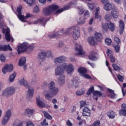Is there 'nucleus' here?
Returning a JSON list of instances; mask_svg holds the SVG:
<instances>
[{
  "instance_id": "31",
  "label": "nucleus",
  "mask_w": 126,
  "mask_h": 126,
  "mask_svg": "<svg viewBox=\"0 0 126 126\" xmlns=\"http://www.w3.org/2000/svg\"><path fill=\"white\" fill-rule=\"evenodd\" d=\"M28 94V95H27V97H28V98H32V97H33V94H34V88H32V89L29 88Z\"/></svg>"
},
{
  "instance_id": "27",
  "label": "nucleus",
  "mask_w": 126,
  "mask_h": 126,
  "mask_svg": "<svg viewBox=\"0 0 126 126\" xmlns=\"http://www.w3.org/2000/svg\"><path fill=\"white\" fill-rule=\"evenodd\" d=\"M107 115L110 119H115L116 117V114H115V112L112 110L107 112Z\"/></svg>"
},
{
  "instance_id": "51",
  "label": "nucleus",
  "mask_w": 126,
  "mask_h": 126,
  "mask_svg": "<svg viewBox=\"0 0 126 126\" xmlns=\"http://www.w3.org/2000/svg\"><path fill=\"white\" fill-rule=\"evenodd\" d=\"M117 78L121 82H123V81H124V77L120 74H119L117 76Z\"/></svg>"
},
{
  "instance_id": "59",
  "label": "nucleus",
  "mask_w": 126,
  "mask_h": 126,
  "mask_svg": "<svg viewBox=\"0 0 126 126\" xmlns=\"http://www.w3.org/2000/svg\"><path fill=\"white\" fill-rule=\"evenodd\" d=\"M26 126H34L33 123H32V122H28L27 123Z\"/></svg>"
},
{
  "instance_id": "52",
  "label": "nucleus",
  "mask_w": 126,
  "mask_h": 126,
  "mask_svg": "<svg viewBox=\"0 0 126 126\" xmlns=\"http://www.w3.org/2000/svg\"><path fill=\"white\" fill-rule=\"evenodd\" d=\"M0 61H1V62H5V57L4 56V55H3V54L0 55Z\"/></svg>"
},
{
  "instance_id": "62",
  "label": "nucleus",
  "mask_w": 126,
  "mask_h": 126,
  "mask_svg": "<svg viewBox=\"0 0 126 126\" xmlns=\"http://www.w3.org/2000/svg\"><path fill=\"white\" fill-rule=\"evenodd\" d=\"M116 94L114 93L113 94H112L110 95V97L111 98V99H115V98H116Z\"/></svg>"
},
{
  "instance_id": "47",
  "label": "nucleus",
  "mask_w": 126,
  "mask_h": 126,
  "mask_svg": "<svg viewBox=\"0 0 126 126\" xmlns=\"http://www.w3.org/2000/svg\"><path fill=\"white\" fill-rule=\"evenodd\" d=\"M94 91V87H92L90 88L87 92V95H91V93Z\"/></svg>"
},
{
  "instance_id": "23",
  "label": "nucleus",
  "mask_w": 126,
  "mask_h": 126,
  "mask_svg": "<svg viewBox=\"0 0 126 126\" xmlns=\"http://www.w3.org/2000/svg\"><path fill=\"white\" fill-rule=\"evenodd\" d=\"M30 17H32V15L29 13H27L26 16L23 15L20 19V20L22 22H26L25 19H28V18H30Z\"/></svg>"
},
{
  "instance_id": "20",
  "label": "nucleus",
  "mask_w": 126,
  "mask_h": 126,
  "mask_svg": "<svg viewBox=\"0 0 126 126\" xmlns=\"http://www.w3.org/2000/svg\"><path fill=\"white\" fill-rule=\"evenodd\" d=\"M94 38L98 42H101L103 40V35L100 32H96L94 34Z\"/></svg>"
},
{
  "instance_id": "57",
  "label": "nucleus",
  "mask_w": 126,
  "mask_h": 126,
  "mask_svg": "<svg viewBox=\"0 0 126 126\" xmlns=\"http://www.w3.org/2000/svg\"><path fill=\"white\" fill-rule=\"evenodd\" d=\"M66 124L67 126H73L72 123L70 122V121L69 120H68L66 121Z\"/></svg>"
},
{
  "instance_id": "53",
  "label": "nucleus",
  "mask_w": 126,
  "mask_h": 126,
  "mask_svg": "<svg viewBox=\"0 0 126 126\" xmlns=\"http://www.w3.org/2000/svg\"><path fill=\"white\" fill-rule=\"evenodd\" d=\"M88 5L89 7V8H91V9H94V7H95V4L94 3H88Z\"/></svg>"
},
{
  "instance_id": "5",
  "label": "nucleus",
  "mask_w": 126,
  "mask_h": 126,
  "mask_svg": "<svg viewBox=\"0 0 126 126\" xmlns=\"http://www.w3.org/2000/svg\"><path fill=\"white\" fill-rule=\"evenodd\" d=\"M112 17L114 18H118L119 17V11L117 9H112L111 14H106L105 15V19L107 21H110L112 19Z\"/></svg>"
},
{
  "instance_id": "41",
  "label": "nucleus",
  "mask_w": 126,
  "mask_h": 126,
  "mask_svg": "<svg viewBox=\"0 0 126 126\" xmlns=\"http://www.w3.org/2000/svg\"><path fill=\"white\" fill-rule=\"evenodd\" d=\"M114 49L116 53H120L121 50V45L120 44H115Z\"/></svg>"
},
{
  "instance_id": "9",
  "label": "nucleus",
  "mask_w": 126,
  "mask_h": 126,
  "mask_svg": "<svg viewBox=\"0 0 126 126\" xmlns=\"http://www.w3.org/2000/svg\"><path fill=\"white\" fill-rule=\"evenodd\" d=\"M10 117H11V111H10V110H8L6 112V113L2 120V125L4 126L6 125L8 122V121H9Z\"/></svg>"
},
{
  "instance_id": "13",
  "label": "nucleus",
  "mask_w": 126,
  "mask_h": 126,
  "mask_svg": "<svg viewBox=\"0 0 126 126\" xmlns=\"http://www.w3.org/2000/svg\"><path fill=\"white\" fill-rule=\"evenodd\" d=\"M106 55L108 58L110 59V62L111 63H115V62H116V58H115L114 56V53L111 50L108 49L107 51L106 52Z\"/></svg>"
},
{
  "instance_id": "43",
  "label": "nucleus",
  "mask_w": 126,
  "mask_h": 126,
  "mask_svg": "<svg viewBox=\"0 0 126 126\" xmlns=\"http://www.w3.org/2000/svg\"><path fill=\"white\" fill-rule=\"evenodd\" d=\"M94 96H97V97H102V93L99 91H95L93 93Z\"/></svg>"
},
{
  "instance_id": "50",
  "label": "nucleus",
  "mask_w": 126,
  "mask_h": 126,
  "mask_svg": "<svg viewBox=\"0 0 126 126\" xmlns=\"http://www.w3.org/2000/svg\"><path fill=\"white\" fill-rule=\"evenodd\" d=\"M33 49H34V46L32 45H30L28 43V51H33Z\"/></svg>"
},
{
  "instance_id": "24",
  "label": "nucleus",
  "mask_w": 126,
  "mask_h": 126,
  "mask_svg": "<svg viewBox=\"0 0 126 126\" xmlns=\"http://www.w3.org/2000/svg\"><path fill=\"white\" fill-rule=\"evenodd\" d=\"M69 9V6H65L63 7V8L57 10V11L55 12L54 14H59V13H62V12H63V11H64V10H67V9Z\"/></svg>"
},
{
  "instance_id": "36",
  "label": "nucleus",
  "mask_w": 126,
  "mask_h": 126,
  "mask_svg": "<svg viewBox=\"0 0 126 126\" xmlns=\"http://www.w3.org/2000/svg\"><path fill=\"white\" fill-rule=\"evenodd\" d=\"M13 126H23V123L22 122H20L18 119H17L15 121Z\"/></svg>"
},
{
  "instance_id": "48",
  "label": "nucleus",
  "mask_w": 126,
  "mask_h": 126,
  "mask_svg": "<svg viewBox=\"0 0 126 126\" xmlns=\"http://www.w3.org/2000/svg\"><path fill=\"white\" fill-rule=\"evenodd\" d=\"M34 0H23L25 2H26L27 4H29V5L31 6L32 5V4L34 2Z\"/></svg>"
},
{
  "instance_id": "64",
  "label": "nucleus",
  "mask_w": 126,
  "mask_h": 126,
  "mask_svg": "<svg viewBox=\"0 0 126 126\" xmlns=\"http://www.w3.org/2000/svg\"><path fill=\"white\" fill-rule=\"evenodd\" d=\"M122 90L123 96H125L126 94V90L124 89L123 88H122Z\"/></svg>"
},
{
  "instance_id": "40",
  "label": "nucleus",
  "mask_w": 126,
  "mask_h": 126,
  "mask_svg": "<svg viewBox=\"0 0 126 126\" xmlns=\"http://www.w3.org/2000/svg\"><path fill=\"white\" fill-rule=\"evenodd\" d=\"M77 22L79 25H80V24H84V22H85V18L83 17H81L77 20Z\"/></svg>"
},
{
  "instance_id": "55",
  "label": "nucleus",
  "mask_w": 126,
  "mask_h": 126,
  "mask_svg": "<svg viewBox=\"0 0 126 126\" xmlns=\"http://www.w3.org/2000/svg\"><path fill=\"white\" fill-rule=\"evenodd\" d=\"M33 11L34 12H36V13H39V12L40 11V9H39V6H36L34 9H33Z\"/></svg>"
},
{
  "instance_id": "8",
  "label": "nucleus",
  "mask_w": 126,
  "mask_h": 126,
  "mask_svg": "<svg viewBox=\"0 0 126 126\" xmlns=\"http://www.w3.org/2000/svg\"><path fill=\"white\" fill-rule=\"evenodd\" d=\"M78 71L81 76H83V77H85V78H87V79H91V77L87 74V69L85 67H79L78 69Z\"/></svg>"
},
{
  "instance_id": "37",
  "label": "nucleus",
  "mask_w": 126,
  "mask_h": 126,
  "mask_svg": "<svg viewBox=\"0 0 126 126\" xmlns=\"http://www.w3.org/2000/svg\"><path fill=\"white\" fill-rule=\"evenodd\" d=\"M16 77V73L14 72L12 73L11 75H10L9 78V81L10 82H13V81H14V79Z\"/></svg>"
},
{
  "instance_id": "46",
  "label": "nucleus",
  "mask_w": 126,
  "mask_h": 126,
  "mask_svg": "<svg viewBox=\"0 0 126 126\" xmlns=\"http://www.w3.org/2000/svg\"><path fill=\"white\" fill-rule=\"evenodd\" d=\"M101 126V122L99 120H97L94 122V123L90 125V126Z\"/></svg>"
},
{
  "instance_id": "34",
  "label": "nucleus",
  "mask_w": 126,
  "mask_h": 126,
  "mask_svg": "<svg viewBox=\"0 0 126 126\" xmlns=\"http://www.w3.org/2000/svg\"><path fill=\"white\" fill-rule=\"evenodd\" d=\"M85 93V89H81L79 91H78L76 92V95L77 96H81L83 95Z\"/></svg>"
},
{
  "instance_id": "45",
  "label": "nucleus",
  "mask_w": 126,
  "mask_h": 126,
  "mask_svg": "<svg viewBox=\"0 0 126 126\" xmlns=\"http://www.w3.org/2000/svg\"><path fill=\"white\" fill-rule=\"evenodd\" d=\"M105 42L106 45H107V46H110V45H111V44L112 43V39L109 37H107L105 38Z\"/></svg>"
},
{
  "instance_id": "28",
  "label": "nucleus",
  "mask_w": 126,
  "mask_h": 126,
  "mask_svg": "<svg viewBox=\"0 0 126 126\" xmlns=\"http://www.w3.org/2000/svg\"><path fill=\"white\" fill-rule=\"evenodd\" d=\"M109 29H110V31L112 32L115 31V29H116V27H115V24L112 23L111 22H109L108 24H106Z\"/></svg>"
},
{
  "instance_id": "49",
  "label": "nucleus",
  "mask_w": 126,
  "mask_h": 126,
  "mask_svg": "<svg viewBox=\"0 0 126 126\" xmlns=\"http://www.w3.org/2000/svg\"><path fill=\"white\" fill-rule=\"evenodd\" d=\"M80 109H81V108H83V107L85 106V105H86V101L81 100L80 101Z\"/></svg>"
},
{
  "instance_id": "16",
  "label": "nucleus",
  "mask_w": 126,
  "mask_h": 126,
  "mask_svg": "<svg viewBox=\"0 0 126 126\" xmlns=\"http://www.w3.org/2000/svg\"><path fill=\"white\" fill-rule=\"evenodd\" d=\"M119 32L120 35H122L124 33V30H125V23L122 20L119 21Z\"/></svg>"
},
{
  "instance_id": "14",
  "label": "nucleus",
  "mask_w": 126,
  "mask_h": 126,
  "mask_svg": "<svg viewBox=\"0 0 126 126\" xmlns=\"http://www.w3.org/2000/svg\"><path fill=\"white\" fill-rule=\"evenodd\" d=\"M83 117H90L91 115V110L88 108V107H85L83 109Z\"/></svg>"
},
{
  "instance_id": "12",
  "label": "nucleus",
  "mask_w": 126,
  "mask_h": 126,
  "mask_svg": "<svg viewBox=\"0 0 126 126\" xmlns=\"http://www.w3.org/2000/svg\"><path fill=\"white\" fill-rule=\"evenodd\" d=\"M13 70V64H5L2 69V72L3 74H5L6 72H11Z\"/></svg>"
},
{
  "instance_id": "33",
  "label": "nucleus",
  "mask_w": 126,
  "mask_h": 126,
  "mask_svg": "<svg viewBox=\"0 0 126 126\" xmlns=\"http://www.w3.org/2000/svg\"><path fill=\"white\" fill-rule=\"evenodd\" d=\"M20 85H23V86H25V87H27V88H29L28 82L25 80L24 79H22L20 81Z\"/></svg>"
},
{
  "instance_id": "35",
  "label": "nucleus",
  "mask_w": 126,
  "mask_h": 126,
  "mask_svg": "<svg viewBox=\"0 0 126 126\" xmlns=\"http://www.w3.org/2000/svg\"><path fill=\"white\" fill-rule=\"evenodd\" d=\"M5 38L6 41H7L8 42L10 41L11 37H10V32H9V31H7L6 32V33L5 35Z\"/></svg>"
},
{
  "instance_id": "15",
  "label": "nucleus",
  "mask_w": 126,
  "mask_h": 126,
  "mask_svg": "<svg viewBox=\"0 0 126 126\" xmlns=\"http://www.w3.org/2000/svg\"><path fill=\"white\" fill-rule=\"evenodd\" d=\"M7 50L12 51V48H11L9 44L5 45L4 46L0 45V51H2L3 52H5V51H7Z\"/></svg>"
},
{
  "instance_id": "29",
  "label": "nucleus",
  "mask_w": 126,
  "mask_h": 126,
  "mask_svg": "<svg viewBox=\"0 0 126 126\" xmlns=\"http://www.w3.org/2000/svg\"><path fill=\"white\" fill-rule=\"evenodd\" d=\"M95 10L96 11L95 13V19H99V21H101V19H102V17L101 16H99V11H100V7H97Z\"/></svg>"
},
{
  "instance_id": "39",
  "label": "nucleus",
  "mask_w": 126,
  "mask_h": 126,
  "mask_svg": "<svg viewBox=\"0 0 126 126\" xmlns=\"http://www.w3.org/2000/svg\"><path fill=\"white\" fill-rule=\"evenodd\" d=\"M114 44V45H120L121 44V39L119 37L115 36Z\"/></svg>"
},
{
  "instance_id": "11",
  "label": "nucleus",
  "mask_w": 126,
  "mask_h": 126,
  "mask_svg": "<svg viewBox=\"0 0 126 126\" xmlns=\"http://www.w3.org/2000/svg\"><path fill=\"white\" fill-rule=\"evenodd\" d=\"M102 3L104 4L103 7L104 9L106 11H110L111 9H113V5L110 3L108 2V0H100Z\"/></svg>"
},
{
  "instance_id": "22",
  "label": "nucleus",
  "mask_w": 126,
  "mask_h": 126,
  "mask_svg": "<svg viewBox=\"0 0 126 126\" xmlns=\"http://www.w3.org/2000/svg\"><path fill=\"white\" fill-rule=\"evenodd\" d=\"M63 33V30H62L59 31L57 33H53L50 34H49V38H55V37H57L58 35H62Z\"/></svg>"
},
{
  "instance_id": "44",
  "label": "nucleus",
  "mask_w": 126,
  "mask_h": 126,
  "mask_svg": "<svg viewBox=\"0 0 126 126\" xmlns=\"http://www.w3.org/2000/svg\"><path fill=\"white\" fill-rule=\"evenodd\" d=\"M45 21V18H42L39 19H37L34 22V24H38L39 23H43Z\"/></svg>"
},
{
  "instance_id": "38",
  "label": "nucleus",
  "mask_w": 126,
  "mask_h": 126,
  "mask_svg": "<svg viewBox=\"0 0 126 126\" xmlns=\"http://www.w3.org/2000/svg\"><path fill=\"white\" fill-rule=\"evenodd\" d=\"M43 114L44 115V117L47 120H52V119H53V117H52V116H51V115H50V114H49V113L46 111H44Z\"/></svg>"
},
{
  "instance_id": "54",
  "label": "nucleus",
  "mask_w": 126,
  "mask_h": 126,
  "mask_svg": "<svg viewBox=\"0 0 126 126\" xmlns=\"http://www.w3.org/2000/svg\"><path fill=\"white\" fill-rule=\"evenodd\" d=\"M72 82L74 86L75 87V88L78 87V81L72 80Z\"/></svg>"
},
{
  "instance_id": "60",
  "label": "nucleus",
  "mask_w": 126,
  "mask_h": 126,
  "mask_svg": "<svg viewBox=\"0 0 126 126\" xmlns=\"http://www.w3.org/2000/svg\"><path fill=\"white\" fill-rule=\"evenodd\" d=\"M107 91L108 92H109V93H110V94H113L114 93H115V92L114 91V90L111 89H107Z\"/></svg>"
},
{
  "instance_id": "18",
  "label": "nucleus",
  "mask_w": 126,
  "mask_h": 126,
  "mask_svg": "<svg viewBox=\"0 0 126 126\" xmlns=\"http://www.w3.org/2000/svg\"><path fill=\"white\" fill-rule=\"evenodd\" d=\"M36 103L39 108H44V107H45V103H44L43 100L40 99L39 96H38V97L36 98Z\"/></svg>"
},
{
  "instance_id": "63",
  "label": "nucleus",
  "mask_w": 126,
  "mask_h": 126,
  "mask_svg": "<svg viewBox=\"0 0 126 126\" xmlns=\"http://www.w3.org/2000/svg\"><path fill=\"white\" fill-rule=\"evenodd\" d=\"M4 27V26L3 25V22H0V29H2Z\"/></svg>"
},
{
  "instance_id": "21",
  "label": "nucleus",
  "mask_w": 126,
  "mask_h": 126,
  "mask_svg": "<svg viewBox=\"0 0 126 126\" xmlns=\"http://www.w3.org/2000/svg\"><path fill=\"white\" fill-rule=\"evenodd\" d=\"M96 56H97V53L95 52H92L89 54L88 58L89 60H91V61H95V60H97Z\"/></svg>"
},
{
  "instance_id": "26",
  "label": "nucleus",
  "mask_w": 126,
  "mask_h": 126,
  "mask_svg": "<svg viewBox=\"0 0 126 126\" xmlns=\"http://www.w3.org/2000/svg\"><path fill=\"white\" fill-rule=\"evenodd\" d=\"M25 113L28 115L29 117L30 118V116H32L35 113V110L27 108L26 109Z\"/></svg>"
},
{
  "instance_id": "10",
  "label": "nucleus",
  "mask_w": 126,
  "mask_h": 126,
  "mask_svg": "<svg viewBox=\"0 0 126 126\" xmlns=\"http://www.w3.org/2000/svg\"><path fill=\"white\" fill-rule=\"evenodd\" d=\"M71 29H73L72 37L74 40H77L79 37H80V32H79V28L78 27H75L72 28Z\"/></svg>"
},
{
  "instance_id": "30",
  "label": "nucleus",
  "mask_w": 126,
  "mask_h": 126,
  "mask_svg": "<svg viewBox=\"0 0 126 126\" xmlns=\"http://www.w3.org/2000/svg\"><path fill=\"white\" fill-rule=\"evenodd\" d=\"M25 63H26V58L25 57H22L19 62V66H22L24 65Z\"/></svg>"
},
{
  "instance_id": "25",
  "label": "nucleus",
  "mask_w": 126,
  "mask_h": 126,
  "mask_svg": "<svg viewBox=\"0 0 126 126\" xmlns=\"http://www.w3.org/2000/svg\"><path fill=\"white\" fill-rule=\"evenodd\" d=\"M88 42L90 43V45H93V46H95L96 45V41L94 38V36H91L88 38Z\"/></svg>"
},
{
  "instance_id": "58",
  "label": "nucleus",
  "mask_w": 126,
  "mask_h": 126,
  "mask_svg": "<svg viewBox=\"0 0 126 126\" xmlns=\"http://www.w3.org/2000/svg\"><path fill=\"white\" fill-rule=\"evenodd\" d=\"M78 11L79 15H81L84 13V10L83 9H79Z\"/></svg>"
},
{
  "instance_id": "1",
  "label": "nucleus",
  "mask_w": 126,
  "mask_h": 126,
  "mask_svg": "<svg viewBox=\"0 0 126 126\" xmlns=\"http://www.w3.org/2000/svg\"><path fill=\"white\" fill-rule=\"evenodd\" d=\"M66 57L63 56L57 58L54 60L55 63H60V65L58 66L55 69V75H61L58 79V82L60 85H63L65 82L64 76L62 75L63 74L64 70L66 69L67 73L69 74L74 71V66L71 64H66V63H63L65 62Z\"/></svg>"
},
{
  "instance_id": "6",
  "label": "nucleus",
  "mask_w": 126,
  "mask_h": 126,
  "mask_svg": "<svg viewBox=\"0 0 126 126\" xmlns=\"http://www.w3.org/2000/svg\"><path fill=\"white\" fill-rule=\"evenodd\" d=\"M15 93V89L13 87H10L4 90L2 92V95L6 97L14 94Z\"/></svg>"
},
{
  "instance_id": "4",
  "label": "nucleus",
  "mask_w": 126,
  "mask_h": 126,
  "mask_svg": "<svg viewBox=\"0 0 126 126\" xmlns=\"http://www.w3.org/2000/svg\"><path fill=\"white\" fill-rule=\"evenodd\" d=\"M52 58V52L51 51H43L38 53L37 58L40 62H44L45 58Z\"/></svg>"
},
{
  "instance_id": "32",
  "label": "nucleus",
  "mask_w": 126,
  "mask_h": 126,
  "mask_svg": "<svg viewBox=\"0 0 126 126\" xmlns=\"http://www.w3.org/2000/svg\"><path fill=\"white\" fill-rule=\"evenodd\" d=\"M21 10H22V6L19 7L17 9V12L18 13V18L20 19L22 17V13L21 12Z\"/></svg>"
},
{
  "instance_id": "2",
  "label": "nucleus",
  "mask_w": 126,
  "mask_h": 126,
  "mask_svg": "<svg viewBox=\"0 0 126 126\" xmlns=\"http://www.w3.org/2000/svg\"><path fill=\"white\" fill-rule=\"evenodd\" d=\"M56 85V84L54 81H51L49 85V89L50 91V93H48L45 95V98L48 100V101H51V99L56 95L59 93V91H60V90H59V88H57L55 87Z\"/></svg>"
},
{
  "instance_id": "42",
  "label": "nucleus",
  "mask_w": 126,
  "mask_h": 126,
  "mask_svg": "<svg viewBox=\"0 0 126 126\" xmlns=\"http://www.w3.org/2000/svg\"><path fill=\"white\" fill-rule=\"evenodd\" d=\"M112 67L114 70H115V71L121 70V67H120V66L118 65L117 64H112Z\"/></svg>"
},
{
  "instance_id": "17",
  "label": "nucleus",
  "mask_w": 126,
  "mask_h": 126,
  "mask_svg": "<svg viewBox=\"0 0 126 126\" xmlns=\"http://www.w3.org/2000/svg\"><path fill=\"white\" fill-rule=\"evenodd\" d=\"M75 51L78 52V53H76V56H82L83 55V49H82V46L81 45H78L76 46L75 49Z\"/></svg>"
},
{
  "instance_id": "56",
  "label": "nucleus",
  "mask_w": 126,
  "mask_h": 126,
  "mask_svg": "<svg viewBox=\"0 0 126 126\" xmlns=\"http://www.w3.org/2000/svg\"><path fill=\"white\" fill-rule=\"evenodd\" d=\"M41 126H48V124L47 122V120L44 119L43 121V122L41 123Z\"/></svg>"
},
{
  "instance_id": "7",
  "label": "nucleus",
  "mask_w": 126,
  "mask_h": 126,
  "mask_svg": "<svg viewBox=\"0 0 126 126\" xmlns=\"http://www.w3.org/2000/svg\"><path fill=\"white\" fill-rule=\"evenodd\" d=\"M28 43L23 42L19 46H18V54L20 55V54H21V53H25V52H28Z\"/></svg>"
},
{
  "instance_id": "61",
  "label": "nucleus",
  "mask_w": 126,
  "mask_h": 126,
  "mask_svg": "<svg viewBox=\"0 0 126 126\" xmlns=\"http://www.w3.org/2000/svg\"><path fill=\"white\" fill-rule=\"evenodd\" d=\"M90 14V13H89V11L87 10V11H86L85 13L84 14V16L88 17Z\"/></svg>"
},
{
  "instance_id": "19",
  "label": "nucleus",
  "mask_w": 126,
  "mask_h": 126,
  "mask_svg": "<svg viewBox=\"0 0 126 126\" xmlns=\"http://www.w3.org/2000/svg\"><path fill=\"white\" fill-rule=\"evenodd\" d=\"M122 108L123 109L120 110L119 111L120 115L126 117V104L125 103L122 104Z\"/></svg>"
},
{
  "instance_id": "3",
  "label": "nucleus",
  "mask_w": 126,
  "mask_h": 126,
  "mask_svg": "<svg viewBox=\"0 0 126 126\" xmlns=\"http://www.w3.org/2000/svg\"><path fill=\"white\" fill-rule=\"evenodd\" d=\"M59 8H60V6L52 4L44 8L42 11V13L45 16H48L50 15V14H52L54 10H57V9H59Z\"/></svg>"
}]
</instances>
